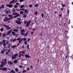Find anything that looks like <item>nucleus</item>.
Returning <instances> with one entry per match:
<instances>
[{"instance_id":"4468645a","label":"nucleus","mask_w":73,"mask_h":73,"mask_svg":"<svg viewBox=\"0 0 73 73\" xmlns=\"http://www.w3.org/2000/svg\"><path fill=\"white\" fill-rule=\"evenodd\" d=\"M12 35H13V36H16V35L15 34V32L12 31Z\"/></svg>"},{"instance_id":"49530a36","label":"nucleus","mask_w":73,"mask_h":73,"mask_svg":"<svg viewBox=\"0 0 73 73\" xmlns=\"http://www.w3.org/2000/svg\"><path fill=\"white\" fill-rule=\"evenodd\" d=\"M42 17H44V14L42 13L41 14Z\"/></svg>"},{"instance_id":"4be33fe9","label":"nucleus","mask_w":73,"mask_h":73,"mask_svg":"<svg viewBox=\"0 0 73 73\" xmlns=\"http://www.w3.org/2000/svg\"><path fill=\"white\" fill-rule=\"evenodd\" d=\"M25 14H24V15L23 16V17L24 18H25V17H27V15H26V14H25Z\"/></svg>"},{"instance_id":"6e6552de","label":"nucleus","mask_w":73,"mask_h":73,"mask_svg":"<svg viewBox=\"0 0 73 73\" xmlns=\"http://www.w3.org/2000/svg\"><path fill=\"white\" fill-rule=\"evenodd\" d=\"M13 15H16L17 16H20V15L19 14L17 13H13Z\"/></svg>"},{"instance_id":"dca6fc26","label":"nucleus","mask_w":73,"mask_h":73,"mask_svg":"<svg viewBox=\"0 0 73 73\" xmlns=\"http://www.w3.org/2000/svg\"><path fill=\"white\" fill-rule=\"evenodd\" d=\"M8 16H9L10 17H11V18H13V15H9Z\"/></svg>"},{"instance_id":"9b49d317","label":"nucleus","mask_w":73,"mask_h":73,"mask_svg":"<svg viewBox=\"0 0 73 73\" xmlns=\"http://www.w3.org/2000/svg\"><path fill=\"white\" fill-rule=\"evenodd\" d=\"M25 57L26 58H29L30 57V56L27 55V54H25Z\"/></svg>"},{"instance_id":"09e8293b","label":"nucleus","mask_w":73,"mask_h":73,"mask_svg":"<svg viewBox=\"0 0 73 73\" xmlns=\"http://www.w3.org/2000/svg\"><path fill=\"white\" fill-rule=\"evenodd\" d=\"M6 36V34H4L3 35V37H5Z\"/></svg>"},{"instance_id":"aec40b11","label":"nucleus","mask_w":73,"mask_h":73,"mask_svg":"<svg viewBox=\"0 0 73 73\" xmlns=\"http://www.w3.org/2000/svg\"><path fill=\"white\" fill-rule=\"evenodd\" d=\"M25 7V6H24V5H21L20 6V7L21 8H24Z\"/></svg>"},{"instance_id":"c9c22d12","label":"nucleus","mask_w":73,"mask_h":73,"mask_svg":"<svg viewBox=\"0 0 73 73\" xmlns=\"http://www.w3.org/2000/svg\"><path fill=\"white\" fill-rule=\"evenodd\" d=\"M19 68H23V66H22V65H20V66H19Z\"/></svg>"},{"instance_id":"ea45409f","label":"nucleus","mask_w":73,"mask_h":73,"mask_svg":"<svg viewBox=\"0 0 73 73\" xmlns=\"http://www.w3.org/2000/svg\"><path fill=\"white\" fill-rule=\"evenodd\" d=\"M27 72V70H24L23 71V73H24V72Z\"/></svg>"},{"instance_id":"c85d7f7f","label":"nucleus","mask_w":73,"mask_h":73,"mask_svg":"<svg viewBox=\"0 0 73 73\" xmlns=\"http://www.w3.org/2000/svg\"><path fill=\"white\" fill-rule=\"evenodd\" d=\"M0 30L1 32H3L4 31V29H3V28H1L0 29Z\"/></svg>"},{"instance_id":"2eb2a0df","label":"nucleus","mask_w":73,"mask_h":73,"mask_svg":"<svg viewBox=\"0 0 73 73\" xmlns=\"http://www.w3.org/2000/svg\"><path fill=\"white\" fill-rule=\"evenodd\" d=\"M16 46H17V45H16L12 46H11V48H16Z\"/></svg>"},{"instance_id":"58836bf2","label":"nucleus","mask_w":73,"mask_h":73,"mask_svg":"<svg viewBox=\"0 0 73 73\" xmlns=\"http://www.w3.org/2000/svg\"><path fill=\"white\" fill-rule=\"evenodd\" d=\"M20 10H21V11H24V10H25V9H20Z\"/></svg>"},{"instance_id":"473e14b6","label":"nucleus","mask_w":73,"mask_h":73,"mask_svg":"<svg viewBox=\"0 0 73 73\" xmlns=\"http://www.w3.org/2000/svg\"><path fill=\"white\" fill-rule=\"evenodd\" d=\"M16 11V9H13L12 10L13 12H14Z\"/></svg>"},{"instance_id":"ddd939ff","label":"nucleus","mask_w":73,"mask_h":73,"mask_svg":"<svg viewBox=\"0 0 73 73\" xmlns=\"http://www.w3.org/2000/svg\"><path fill=\"white\" fill-rule=\"evenodd\" d=\"M3 26L6 28H8L9 27V26H7L5 24L3 25Z\"/></svg>"},{"instance_id":"a18cd8bd","label":"nucleus","mask_w":73,"mask_h":73,"mask_svg":"<svg viewBox=\"0 0 73 73\" xmlns=\"http://www.w3.org/2000/svg\"><path fill=\"white\" fill-rule=\"evenodd\" d=\"M10 13V12H9L8 11H6V14H8V13Z\"/></svg>"},{"instance_id":"20e7f679","label":"nucleus","mask_w":73,"mask_h":73,"mask_svg":"<svg viewBox=\"0 0 73 73\" xmlns=\"http://www.w3.org/2000/svg\"><path fill=\"white\" fill-rule=\"evenodd\" d=\"M31 21L29 20V21L27 23L26 27H28V26L30 25V24L31 22Z\"/></svg>"},{"instance_id":"c03bdc74","label":"nucleus","mask_w":73,"mask_h":73,"mask_svg":"<svg viewBox=\"0 0 73 73\" xmlns=\"http://www.w3.org/2000/svg\"><path fill=\"white\" fill-rule=\"evenodd\" d=\"M11 28V27H9L7 29V30H9V29H10Z\"/></svg>"},{"instance_id":"f03ea898","label":"nucleus","mask_w":73,"mask_h":73,"mask_svg":"<svg viewBox=\"0 0 73 73\" xmlns=\"http://www.w3.org/2000/svg\"><path fill=\"white\" fill-rule=\"evenodd\" d=\"M21 35H23V36H24V35H25V33H24V32H25V31H24V29H22L21 30Z\"/></svg>"},{"instance_id":"cd10ccee","label":"nucleus","mask_w":73,"mask_h":73,"mask_svg":"<svg viewBox=\"0 0 73 73\" xmlns=\"http://www.w3.org/2000/svg\"><path fill=\"white\" fill-rule=\"evenodd\" d=\"M15 71L16 72H18V71H19V70H18V69L17 68H16L15 69Z\"/></svg>"},{"instance_id":"de8ad7c7","label":"nucleus","mask_w":73,"mask_h":73,"mask_svg":"<svg viewBox=\"0 0 73 73\" xmlns=\"http://www.w3.org/2000/svg\"><path fill=\"white\" fill-rule=\"evenodd\" d=\"M11 50V49H9L8 50V51H7V52H10Z\"/></svg>"},{"instance_id":"f3484780","label":"nucleus","mask_w":73,"mask_h":73,"mask_svg":"<svg viewBox=\"0 0 73 73\" xmlns=\"http://www.w3.org/2000/svg\"><path fill=\"white\" fill-rule=\"evenodd\" d=\"M8 21V18H7L6 19H4V20H3V21Z\"/></svg>"},{"instance_id":"4d7b16f0","label":"nucleus","mask_w":73,"mask_h":73,"mask_svg":"<svg viewBox=\"0 0 73 73\" xmlns=\"http://www.w3.org/2000/svg\"><path fill=\"white\" fill-rule=\"evenodd\" d=\"M17 7H18V6L17 5H15L14 6V7L15 8H17Z\"/></svg>"},{"instance_id":"3c124183","label":"nucleus","mask_w":73,"mask_h":73,"mask_svg":"<svg viewBox=\"0 0 73 73\" xmlns=\"http://www.w3.org/2000/svg\"><path fill=\"white\" fill-rule=\"evenodd\" d=\"M67 13H68V15L69 13V10H67Z\"/></svg>"},{"instance_id":"e2e57ef3","label":"nucleus","mask_w":73,"mask_h":73,"mask_svg":"<svg viewBox=\"0 0 73 73\" xmlns=\"http://www.w3.org/2000/svg\"><path fill=\"white\" fill-rule=\"evenodd\" d=\"M19 43H21V40H19Z\"/></svg>"},{"instance_id":"603ef678","label":"nucleus","mask_w":73,"mask_h":73,"mask_svg":"<svg viewBox=\"0 0 73 73\" xmlns=\"http://www.w3.org/2000/svg\"><path fill=\"white\" fill-rule=\"evenodd\" d=\"M32 5H29V7L30 8H32Z\"/></svg>"},{"instance_id":"7ed1b4c3","label":"nucleus","mask_w":73,"mask_h":73,"mask_svg":"<svg viewBox=\"0 0 73 73\" xmlns=\"http://www.w3.org/2000/svg\"><path fill=\"white\" fill-rule=\"evenodd\" d=\"M1 65H2V68L3 67V65H6L7 64V62H1Z\"/></svg>"},{"instance_id":"5fc2aeb1","label":"nucleus","mask_w":73,"mask_h":73,"mask_svg":"<svg viewBox=\"0 0 73 73\" xmlns=\"http://www.w3.org/2000/svg\"><path fill=\"white\" fill-rule=\"evenodd\" d=\"M20 39H21L20 38H17V40H20Z\"/></svg>"},{"instance_id":"864d4df0","label":"nucleus","mask_w":73,"mask_h":73,"mask_svg":"<svg viewBox=\"0 0 73 73\" xmlns=\"http://www.w3.org/2000/svg\"><path fill=\"white\" fill-rule=\"evenodd\" d=\"M62 7H65V5H63L62 4Z\"/></svg>"},{"instance_id":"f257e3e1","label":"nucleus","mask_w":73,"mask_h":73,"mask_svg":"<svg viewBox=\"0 0 73 73\" xmlns=\"http://www.w3.org/2000/svg\"><path fill=\"white\" fill-rule=\"evenodd\" d=\"M18 55V54H15L14 55H13L12 57V60H13V59H15L16 57H17Z\"/></svg>"},{"instance_id":"774afa93","label":"nucleus","mask_w":73,"mask_h":73,"mask_svg":"<svg viewBox=\"0 0 73 73\" xmlns=\"http://www.w3.org/2000/svg\"><path fill=\"white\" fill-rule=\"evenodd\" d=\"M27 70H29V69H30V68H27Z\"/></svg>"},{"instance_id":"bf43d9fd","label":"nucleus","mask_w":73,"mask_h":73,"mask_svg":"<svg viewBox=\"0 0 73 73\" xmlns=\"http://www.w3.org/2000/svg\"><path fill=\"white\" fill-rule=\"evenodd\" d=\"M19 53L20 54V55H21V53H22V52L21 51Z\"/></svg>"},{"instance_id":"c756f323","label":"nucleus","mask_w":73,"mask_h":73,"mask_svg":"<svg viewBox=\"0 0 73 73\" xmlns=\"http://www.w3.org/2000/svg\"><path fill=\"white\" fill-rule=\"evenodd\" d=\"M28 32L27 31V32L26 34H25V37H26V36H27L28 34Z\"/></svg>"},{"instance_id":"423d86ee","label":"nucleus","mask_w":73,"mask_h":73,"mask_svg":"<svg viewBox=\"0 0 73 73\" xmlns=\"http://www.w3.org/2000/svg\"><path fill=\"white\" fill-rule=\"evenodd\" d=\"M20 20H19V21H16V23H17V24H21V21H20Z\"/></svg>"},{"instance_id":"4c0bfd02","label":"nucleus","mask_w":73,"mask_h":73,"mask_svg":"<svg viewBox=\"0 0 73 73\" xmlns=\"http://www.w3.org/2000/svg\"><path fill=\"white\" fill-rule=\"evenodd\" d=\"M24 44L25 45H27V41H25L24 42Z\"/></svg>"},{"instance_id":"37998d69","label":"nucleus","mask_w":73,"mask_h":73,"mask_svg":"<svg viewBox=\"0 0 73 73\" xmlns=\"http://www.w3.org/2000/svg\"><path fill=\"white\" fill-rule=\"evenodd\" d=\"M22 53L23 54H24V53H25V51H23L22 52Z\"/></svg>"},{"instance_id":"8fccbe9b","label":"nucleus","mask_w":73,"mask_h":73,"mask_svg":"<svg viewBox=\"0 0 73 73\" xmlns=\"http://www.w3.org/2000/svg\"><path fill=\"white\" fill-rule=\"evenodd\" d=\"M36 31V29H33L32 30V31Z\"/></svg>"},{"instance_id":"a19ab883","label":"nucleus","mask_w":73,"mask_h":73,"mask_svg":"<svg viewBox=\"0 0 73 73\" xmlns=\"http://www.w3.org/2000/svg\"><path fill=\"white\" fill-rule=\"evenodd\" d=\"M38 13L37 12V11H36L35 12V15H37V13Z\"/></svg>"},{"instance_id":"72a5a7b5","label":"nucleus","mask_w":73,"mask_h":73,"mask_svg":"<svg viewBox=\"0 0 73 73\" xmlns=\"http://www.w3.org/2000/svg\"><path fill=\"white\" fill-rule=\"evenodd\" d=\"M13 18L10 17V18H7V19H8V20H11V19H13Z\"/></svg>"},{"instance_id":"0eeeda50","label":"nucleus","mask_w":73,"mask_h":73,"mask_svg":"<svg viewBox=\"0 0 73 73\" xmlns=\"http://www.w3.org/2000/svg\"><path fill=\"white\" fill-rule=\"evenodd\" d=\"M6 6L7 7H9V8H12V4H11L10 5L7 4L6 5Z\"/></svg>"},{"instance_id":"a211bd4d","label":"nucleus","mask_w":73,"mask_h":73,"mask_svg":"<svg viewBox=\"0 0 73 73\" xmlns=\"http://www.w3.org/2000/svg\"><path fill=\"white\" fill-rule=\"evenodd\" d=\"M20 14L21 15L22 14L23 15H24V12L22 11H21L20 12Z\"/></svg>"},{"instance_id":"6ab92c4d","label":"nucleus","mask_w":73,"mask_h":73,"mask_svg":"<svg viewBox=\"0 0 73 73\" xmlns=\"http://www.w3.org/2000/svg\"><path fill=\"white\" fill-rule=\"evenodd\" d=\"M8 64H10V65H11V64H12L13 63L11 62H8Z\"/></svg>"},{"instance_id":"338daca9","label":"nucleus","mask_w":73,"mask_h":73,"mask_svg":"<svg viewBox=\"0 0 73 73\" xmlns=\"http://www.w3.org/2000/svg\"><path fill=\"white\" fill-rule=\"evenodd\" d=\"M30 67L32 68V69L33 68V66L32 65Z\"/></svg>"},{"instance_id":"393cba45","label":"nucleus","mask_w":73,"mask_h":73,"mask_svg":"<svg viewBox=\"0 0 73 73\" xmlns=\"http://www.w3.org/2000/svg\"><path fill=\"white\" fill-rule=\"evenodd\" d=\"M17 60H15L13 61V62H14L15 63H17Z\"/></svg>"},{"instance_id":"69168bd1","label":"nucleus","mask_w":73,"mask_h":73,"mask_svg":"<svg viewBox=\"0 0 73 73\" xmlns=\"http://www.w3.org/2000/svg\"><path fill=\"white\" fill-rule=\"evenodd\" d=\"M62 16V14H60V15H59V17H61Z\"/></svg>"},{"instance_id":"e433bc0d","label":"nucleus","mask_w":73,"mask_h":73,"mask_svg":"<svg viewBox=\"0 0 73 73\" xmlns=\"http://www.w3.org/2000/svg\"><path fill=\"white\" fill-rule=\"evenodd\" d=\"M38 5L37 4L34 5V7H38Z\"/></svg>"},{"instance_id":"f8f14e48","label":"nucleus","mask_w":73,"mask_h":73,"mask_svg":"<svg viewBox=\"0 0 73 73\" xmlns=\"http://www.w3.org/2000/svg\"><path fill=\"white\" fill-rule=\"evenodd\" d=\"M12 72V73H15V72L13 70H12L11 71L9 72L10 73H11Z\"/></svg>"},{"instance_id":"79ce46f5","label":"nucleus","mask_w":73,"mask_h":73,"mask_svg":"<svg viewBox=\"0 0 73 73\" xmlns=\"http://www.w3.org/2000/svg\"><path fill=\"white\" fill-rule=\"evenodd\" d=\"M3 46H5V45H6V43H3Z\"/></svg>"},{"instance_id":"412c9836","label":"nucleus","mask_w":73,"mask_h":73,"mask_svg":"<svg viewBox=\"0 0 73 73\" xmlns=\"http://www.w3.org/2000/svg\"><path fill=\"white\" fill-rule=\"evenodd\" d=\"M13 31H14L15 32H18V31L17 29H14L13 30Z\"/></svg>"},{"instance_id":"13d9d810","label":"nucleus","mask_w":73,"mask_h":73,"mask_svg":"<svg viewBox=\"0 0 73 73\" xmlns=\"http://www.w3.org/2000/svg\"><path fill=\"white\" fill-rule=\"evenodd\" d=\"M6 44L8 45L9 44V42H8V41H6Z\"/></svg>"},{"instance_id":"a878e982","label":"nucleus","mask_w":73,"mask_h":73,"mask_svg":"<svg viewBox=\"0 0 73 73\" xmlns=\"http://www.w3.org/2000/svg\"><path fill=\"white\" fill-rule=\"evenodd\" d=\"M1 7L2 8H4V5L3 4L1 6Z\"/></svg>"},{"instance_id":"680f3d73","label":"nucleus","mask_w":73,"mask_h":73,"mask_svg":"<svg viewBox=\"0 0 73 73\" xmlns=\"http://www.w3.org/2000/svg\"><path fill=\"white\" fill-rule=\"evenodd\" d=\"M1 52L2 53H4V52L3 50L1 51Z\"/></svg>"},{"instance_id":"9d476101","label":"nucleus","mask_w":73,"mask_h":73,"mask_svg":"<svg viewBox=\"0 0 73 73\" xmlns=\"http://www.w3.org/2000/svg\"><path fill=\"white\" fill-rule=\"evenodd\" d=\"M16 41V39H11V42H15Z\"/></svg>"},{"instance_id":"39448f33","label":"nucleus","mask_w":73,"mask_h":73,"mask_svg":"<svg viewBox=\"0 0 73 73\" xmlns=\"http://www.w3.org/2000/svg\"><path fill=\"white\" fill-rule=\"evenodd\" d=\"M12 29L10 30V31L7 32L6 34L7 35H9L11 34V33L12 32Z\"/></svg>"},{"instance_id":"7c9ffc66","label":"nucleus","mask_w":73,"mask_h":73,"mask_svg":"<svg viewBox=\"0 0 73 73\" xmlns=\"http://www.w3.org/2000/svg\"><path fill=\"white\" fill-rule=\"evenodd\" d=\"M3 50L4 51H5V52H6V51H7L8 50V49H5L4 48H3Z\"/></svg>"},{"instance_id":"6e6d98bb","label":"nucleus","mask_w":73,"mask_h":73,"mask_svg":"<svg viewBox=\"0 0 73 73\" xmlns=\"http://www.w3.org/2000/svg\"><path fill=\"white\" fill-rule=\"evenodd\" d=\"M16 5H20V4L19 3H16Z\"/></svg>"},{"instance_id":"1a4fd4ad","label":"nucleus","mask_w":73,"mask_h":73,"mask_svg":"<svg viewBox=\"0 0 73 73\" xmlns=\"http://www.w3.org/2000/svg\"><path fill=\"white\" fill-rule=\"evenodd\" d=\"M2 70H5V71H7L8 69L7 68H2Z\"/></svg>"},{"instance_id":"b1692460","label":"nucleus","mask_w":73,"mask_h":73,"mask_svg":"<svg viewBox=\"0 0 73 73\" xmlns=\"http://www.w3.org/2000/svg\"><path fill=\"white\" fill-rule=\"evenodd\" d=\"M6 42V40H2V43H5Z\"/></svg>"},{"instance_id":"f704fd0d","label":"nucleus","mask_w":73,"mask_h":73,"mask_svg":"<svg viewBox=\"0 0 73 73\" xmlns=\"http://www.w3.org/2000/svg\"><path fill=\"white\" fill-rule=\"evenodd\" d=\"M18 16H18V15H16L14 16V19H15V18H16L17 17H18Z\"/></svg>"},{"instance_id":"bb28decb","label":"nucleus","mask_w":73,"mask_h":73,"mask_svg":"<svg viewBox=\"0 0 73 73\" xmlns=\"http://www.w3.org/2000/svg\"><path fill=\"white\" fill-rule=\"evenodd\" d=\"M27 40V38H24L23 39V40L24 41H26Z\"/></svg>"},{"instance_id":"2f4dec72","label":"nucleus","mask_w":73,"mask_h":73,"mask_svg":"<svg viewBox=\"0 0 73 73\" xmlns=\"http://www.w3.org/2000/svg\"><path fill=\"white\" fill-rule=\"evenodd\" d=\"M29 44H28L27 46V48H28L29 49Z\"/></svg>"},{"instance_id":"052dcab7","label":"nucleus","mask_w":73,"mask_h":73,"mask_svg":"<svg viewBox=\"0 0 73 73\" xmlns=\"http://www.w3.org/2000/svg\"><path fill=\"white\" fill-rule=\"evenodd\" d=\"M9 53V52H8V51L7 52H6V55L8 54Z\"/></svg>"},{"instance_id":"5701e85b","label":"nucleus","mask_w":73,"mask_h":73,"mask_svg":"<svg viewBox=\"0 0 73 73\" xmlns=\"http://www.w3.org/2000/svg\"><path fill=\"white\" fill-rule=\"evenodd\" d=\"M13 3H14V1H11L9 3V4H13Z\"/></svg>"},{"instance_id":"0e129e2a","label":"nucleus","mask_w":73,"mask_h":73,"mask_svg":"<svg viewBox=\"0 0 73 73\" xmlns=\"http://www.w3.org/2000/svg\"><path fill=\"white\" fill-rule=\"evenodd\" d=\"M29 40H30V38H29L27 40L28 42H29Z\"/></svg>"}]
</instances>
